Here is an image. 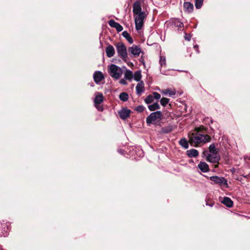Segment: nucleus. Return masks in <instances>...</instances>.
I'll return each instance as SVG.
<instances>
[{
    "mask_svg": "<svg viewBox=\"0 0 250 250\" xmlns=\"http://www.w3.org/2000/svg\"><path fill=\"white\" fill-rule=\"evenodd\" d=\"M0 250H2L0 248Z\"/></svg>",
    "mask_w": 250,
    "mask_h": 250,
    "instance_id": "obj_38",
    "label": "nucleus"
},
{
    "mask_svg": "<svg viewBox=\"0 0 250 250\" xmlns=\"http://www.w3.org/2000/svg\"><path fill=\"white\" fill-rule=\"evenodd\" d=\"M133 77V74L132 72L128 69H126L125 72L124 74V78L125 79L131 81Z\"/></svg>",
    "mask_w": 250,
    "mask_h": 250,
    "instance_id": "obj_19",
    "label": "nucleus"
},
{
    "mask_svg": "<svg viewBox=\"0 0 250 250\" xmlns=\"http://www.w3.org/2000/svg\"><path fill=\"white\" fill-rule=\"evenodd\" d=\"M179 143L181 146L185 148H188V142L185 139H182L179 141Z\"/></svg>",
    "mask_w": 250,
    "mask_h": 250,
    "instance_id": "obj_25",
    "label": "nucleus"
},
{
    "mask_svg": "<svg viewBox=\"0 0 250 250\" xmlns=\"http://www.w3.org/2000/svg\"><path fill=\"white\" fill-rule=\"evenodd\" d=\"M136 93L140 95L144 91V83L143 81L139 82L136 86Z\"/></svg>",
    "mask_w": 250,
    "mask_h": 250,
    "instance_id": "obj_14",
    "label": "nucleus"
},
{
    "mask_svg": "<svg viewBox=\"0 0 250 250\" xmlns=\"http://www.w3.org/2000/svg\"><path fill=\"white\" fill-rule=\"evenodd\" d=\"M108 72L110 76L115 80L119 79L123 74L122 69L120 67L113 64L108 66Z\"/></svg>",
    "mask_w": 250,
    "mask_h": 250,
    "instance_id": "obj_3",
    "label": "nucleus"
},
{
    "mask_svg": "<svg viewBox=\"0 0 250 250\" xmlns=\"http://www.w3.org/2000/svg\"><path fill=\"white\" fill-rule=\"evenodd\" d=\"M186 40L189 41L190 39V37H188L187 36L185 37Z\"/></svg>",
    "mask_w": 250,
    "mask_h": 250,
    "instance_id": "obj_36",
    "label": "nucleus"
},
{
    "mask_svg": "<svg viewBox=\"0 0 250 250\" xmlns=\"http://www.w3.org/2000/svg\"><path fill=\"white\" fill-rule=\"evenodd\" d=\"M196 47H198V46H196V45H195V46H194V48H195Z\"/></svg>",
    "mask_w": 250,
    "mask_h": 250,
    "instance_id": "obj_37",
    "label": "nucleus"
},
{
    "mask_svg": "<svg viewBox=\"0 0 250 250\" xmlns=\"http://www.w3.org/2000/svg\"><path fill=\"white\" fill-rule=\"evenodd\" d=\"M184 9L186 12L190 13L193 10V5L190 2H185L184 3Z\"/></svg>",
    "mask_w": 250,
    "mask_h": 250,
    "instance_id": "obj_17",
    "label": "nucleus"
},
{
    "mask_svg": "<svg viewBox=\"0 0 250 250\" xmlns=\"http://www.w3.org/2000/svg\"><path fill=\"white\" fill-rule=\"evenodd\" d=\"M198 167L203 172H207L209 171L208 165L204 162H200L198 165Z\"/></svg>",
    "mask_w": 250,
    "mask_h": 250,
    "instance_id": "obj_16",
    "label": "nucleus"
},
{
    "mask_svg": "<svg viewBox=\"0 0 250 250\" xmlns=\"http://www.w3.org/2000/svg\"><path fill=\"white\" fill-rule=\"evenodd\" d=\"M208 135H203L198 133H192L189 136V142L193 146H197L200 144H205L210 140Z\"/></svg>",
    "mask_w": 250,
    "mask_h": 250,
    "instance_id": "obj_1",
    "label": "nucleus"
},
{
    "mask_svg": "<svg viewBox=\"0 0 250 250\" xmlns=\"http://www.w3.org/2000/svg\"><path fill=\"white\" fill-rule=\"evenodd\" d=\"M204 0H195V7L197 9H199L202 6Z\"/></svg>",
    "mask_w": 250,
    "mask_h": 250,
    "instance_id": "obj_28",
    "label": "nucleus"
},
{
    "mask_svg": "<svg viewBox=\"0 0 250 250\" xmlns=\"http://www.w3.org/2000/svg\"><path fill=\"white\" fill-rule=\"evenodd\" d=\"M119 114L121 118L123 120H125L130 115V110L126 109H123L119 112Z\"/></svg>",
    "mask_w": 250,
    "mask_h": 250,
    "instance_id": "obj_15",
    "label": "nucleus"
},
{
    "mask_svg": "<svg viewBox=\"0 0 250 250\" xmlns=\"http://www.w3.org/2000/svg\"><path fill=\"white\" fill-rule=\"evenodd\" d=\"M123 36L130 43L133 42V40L129 34L126 31H124L122 33Z\"/></svg>",
    "mask_w": 250,
    "mask_h": 250,
    "instance_id": "obj_22",
    "label": "nucleus"
},
{
    "mask_svg": "<svg viewBox=\"0 0 250 250\" xmlns=\"http://www.w3.org/2000/svg\"><path fill=\"white\" fill-rule=\"evenodd\" d=\"M104 100L103 95L102 93H98L95 97L94 103L96 108L100 111H102L103 108L101 106L98 105Z\"/></svg>",
    "mask_w": 250,
    "mask_h": 250,
    "instance_id": "obj_8",
    "label": "nucleus"
},
{
    "mask_svg": "<svg viewBox=\"0 0 250 250\" xmlns=\"http://www.w3.org/2000/svg\"><path fill=\"white\" fill-rule=\"evenodd\" d=\"M209 179L215 183L219 184V185L225 186L226 187H227L228 186L227 180H226L223 177L214 176L210 177Z\"/></svg>",
    "mask_w": 250,
    "mask_h": 250,
    "instance_id": "obj_7",
    "label": "nucleus"
},
{
    "mask_svg": "<svg viewBox=\"0 0 250 250\" xmlns=\"http://www.w3.org/2000/svg\"><path fill=\"white\" fill-rule=\"evenodd\" d=\"M125 79H122L120 80L119 83L121 84L126 85L127 83L126 82Z\"/></svg>",
    "mask_w": 250,
    "mask_h": 250,
    "instance_id": "obj_35",
    "label": "nucleus"
},
{
    "mask_svg": "<svg viewBox=\"0 0 250 250\" xmlns=\"http://www.w3.org/2000/svg\"><path fill=\"white\" fill-rule=\"evenodd\" d=\"M105 52L107 56L109 58H111L114 55L115 51L113 46L108 45L105 49Z\"/></svg>",
    "mask_w": 250,
    "mask_h": 250,
    "instance_id": "obj_13",
    "label": "nucleus"
},
{
    "mask_svg": "<svg viewBox=\"0 0 250 250\" xmlns=\"http://www.w3.org/2000/svg\"><path fill=\"white\" fill-rule=\"evenodd\" d=\"M118 22H115L114 20H111L109 21V25L112 27L115 28Z\"/></svg>",
    "mask_w": 250,
    "mask_h": 250,
    "instance_id": "obj_30",
    "label": "nucleus"
},
{
    "mask_svg": "<svg viewBox=\"0 0 250 250\" xmlns=\"http://www.w3.org/2000/svg\"><path fill=\"white\" fill-rule=\"evenodd\" d=\"M159 62L161 66H165L166 64V58L163 56H160Z\"/></svg>",
    "mask_w": 250,
    "mask_h": 250,
    "instance_id": "obj_29",
    "label": "nucleus"
},
{
    "mask_svg": "<svg viewBox=\"0 0 250 250\" xmlns=\"http://www.w3.org/2000/svg\"><path fill=\"white\" fill-rule=\"evenodd\" d=\"M133 12L135 15L145 13L142 11L141 5L139 1H136L133 5Z\"/></svg>",
    "mask_w": 250,
    "mask_h": 250,
    "instance_id": "obj_9",
    "label": "nucleus"
},
{
    "mask_svg": "<svg viewBox=\"0 0 250 250\" xmlns=\"http://www.w3.org/2000/svg\"><path fill=\"white\" fill-rule=\"evenodd\" d=\"M169 100L167 98H162L160 100L161 104L162 106H165L169 102Z\"/></svg>",
    "mask_w": 250,
    "mask_h": 250,
    "instance_id": "obj_26",
    "label": "nucleus"
},
{
    "mask_svg": "<svg viewBox=\"0 0 250 250\" xmlns=\"http://www.w3.org/2000/svg\"><path fill=\"white\" fill-rule=\"evenodd\" d=\"M148 107L150 111H153L156 109H159L160 108V105L157 103H155L149 105Z\"/></svg>",
    "mask_w": 250,
    "mask_h": 250,
    "instance_id": "obj_23",
    "label": "nucleus"
},
{
    "mask_svg": "<svg viewBox=\"0 0 250 250\" xmlns=\"http://www.w3.org/2000/svg\"><path fill=\"white\" fill-rule=\"evenodd\" d=\"M163 117V114L161 111H157L151 113L146 119V122L148 125L156 124L159 122Z\"/></svg>",
    "mask_w": 250,
    "mask_h": 250,
    "instance_id": "obj_4",
    "label": "nucleus"
},
{
    "mask_svg": "<svg viewBox=\"0 0 250 250\" xmlns=\"http://www.w3.org/2000/svg\"><path fill=\"white\" fill-rule=\"evenodd\" d=\"M115 28L117 30L118 32H120L123 30V27L119 23H117Z\"/></svg>",
    "mask_w": 250,
    "mask_h": 250,
    "instance_id": "obj_32",
    "label": "nucleus"
},
{
    "mask_svg": "<svg viewBox=\"0 0 250 250\" xmlns=\"http://www.w3.org/2000/svg\"><path fill=\"white\" fill-rule=\"evenodd\" d=\"M209 152H207L206 160L211 163H217L220 159L217 149L213 144L210 145L209 146Z\"/></svg>",
    "mask_w": 250,
    "mask_h": 250,
    "instance_id": "obj_2",
    "label": "nucleus"
},
{
    "mask_svg": "<svg viewBox=\"0 0 250 250\" xmlns=\"http://www.w3.org/2000/svg\"><path fill=\"white\" fill-rule=\"evenodd\" d=\"M118 56L124 61L126 62L127 52L125 45L122 42H117L115 44Z\"/></svg>",
    "mask_w": 250,
    "mask_h": 250,
    "instance_id": "obj_5",
    "label": "nucleus"
},
{
    "mask_svg": "<svg viewBox=\"0 0 250 250\" xmlns=\"http://www.w3.org/2000/svg\"><path fill=\"white\" fill-rule=\"evenodd\" d=\"M174 24L178 27H181L183 26V23L178 20H175L174 21Z\"/></svg>",
    "mask_w": 250,
    "mask_h": 250,
    "instance_id": "obj_33",
    "label": "nucleus"
},
{
    "mask_svg": "<svg viewBox=\"0 0 250 250\" xmlns=\"http://www.w3.org/2000/svg\"><path fill=\"white\" fill-rule=\"evenodd\" d=\"M146 16V13H142L134 16L135 28L137 30H139L142 28Z\"/></svg>",
    "mask_w": 250,
    "mask_h": 250,
    "instance_id": "obj_6",
    "label": "nucleus"
},
{
    "mask_svg": "<svg viewBox=\"0 0 250 250\" xmlns=\"http://www.w3.org/2000/svg\"><path fill=\"white\" fill-rule=\"evenodd\" d=\"M119 98L123 101H126L128 99V95L125 92H122L120 94Z\"/></svg>",
    "mask_w": 250,
    "mask_h": 250,
    "instance_id": "obj_24",
    "label": "nucleus"
},
{
    "mask_svg": "<svg viewBox=\"0 0 250 250\" xmlns=\"http://www.w3.org/2000/svg\"><path fill=\"white\" fill-rule=\"evenodd\" d=\"M153 97L151 95H149L146 98L145 101V103L147 104H149L151 103L153 101Z\"/></svg>",
    "mask_w": 250,
    "mask_h": 250,
    "instance_id": "obj_27",
    "label": "nucleus"
},
{
    "mask_svg": "<svg viewBox=\"0 0 250 250\" xmlns=\"http://www.w3.org/2000/svg\"><path fill=\"white\" fill-rule=\"evenodd\" d=\"M129 51L134 56H139L141 53V49L136 45H133L129 48Z\"/></svg>",
    "mask_w": 250,
    "mask_h": 250,
    "instance_id": "obj_11",
    "label": "nucleus"
},
{
    "mask_svg": "<svg viewBox=\"0 0 250 250\" xmlns=\"http://www.w3.org/2000/svg\"><path fill=\"white\" fill-rule=\"evenodd\" d=\"M153 99L155 98V99L158 100L161 98V95L158 93L154 92L153 93Z\"/></svg>",
    "mask_w": 250,
    "mask_h": 250,
    "instance_id": "obj_34",
    "label": "nucleus"
},
{
    "mask_svg": "<svg viewBox=\"0 0 250 250\" xmlns=\"http://www.w3.org/2000/svg\"><path fill=\"white\" fill-rule=\"evenodd\" d=\"M188 156L190 158L195 157L199 154L198 151L195 149H191L187 151Z\"/></svg>",
    "mask_w": 250,
    "mask_h": 250,
    "instance_id": "obj_18",
    "label": "nucleus"
},
{
    "mask_svg": "<svg viewBox=\"0 0 250 250\" xmlns=\"http://www.w3.org/2000/svg\"><path fill=\"white\" fill-rule=\"evenodd\" d=\"M93 78L96 83H99L102 80L104 79L103 73L101 71H96L93 75Z\"/></svg>",
    "mask_w": 250,
    "mask_h": 250,
    "instance_id": "obj_10",
    "label": "nucleus"
},
{
    "mask_svg": "<svg viewBox=\"0 0 250 250\" xmlns=\"http://www.w3.org/2000/svg\"><path fill=\"white\" fill-rule=\"evenodd\" d=\"M134 80H135L137 82H140L141 81V79L142 78V74H141V71L140 70H138L136 71L134 74H133V77Z\"/></svg>",
    "mask_w": 250,
    "mask_h": 250,
    "instance_id": "obj_21",
    "label": "nucleus"
},
{
    "mask_svg": "<svg viewBox=\"0 0 250 250\" xmlns=\"http://www.w3.org/2000/svg\"><path fill=\"white\" fill-rule=\"evenodd\" d=\"M221 202L229 208L231 207L233 205V202L229 197H224Z\"/></svg>",
    "mask_w": 250,
    "mask_h": 250,
    "instance_id": "obj_20",
    "label": "nucleus"
},
{
    "mask_svg": "<svg viewBox=\"0 0 250 250\" xmlns=\"http://www.w3.org/2000/svg\"><path fill=\"white\" fill-rule=\"evenodd\" d=\"M135 109L138 112H142L144 110L145 107L143 105H139L136 107Z\"/></svg>",
    "mask_w": 250,
    "mask_h": 250,
    "instance_id": "obj_31",
    "label": "nucleus"
},
{
    "mask_svg": "<svg viewBox=\"0 0 250 250\" xmlns=\"http://www.w3.org/2000/svg\"><path fill=\"white\" fill-rule=\"evenodd\" d=\"M160 92L164 95H168L169 96H172L176 94V90L175 89L167 88L164 90H160Z\"/></svg>",
    "mask_w": 250,
    "mask_h": 250,
    "instance_id": "obj_12",
    "label": "nucleus"
}]
</instances>
